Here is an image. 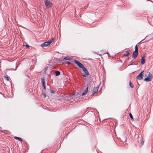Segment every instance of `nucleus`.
<instances>
[{"mask_svg": "<svg viewBox=\"0 0 153 153\" xmlns=\"http://www.w3.org/2000/svg\"><path fill=\"white\" fill-rule=\"evenodd\" d=\"M0 131H1V132H2V131H1V130H0Z\"/></svg>", "mask_w": 153, "mask_h": 153, "instance_id": "bb28decb", "label": "nucleus"}, {"mask_svg": "<svg viewBox=\"0 0 153 153\" xmlns=\"http://www.w3.org/2000/svg\"><path fill=\"white\" fill-rule=\"evenodd\" d=\"M87 75H86V74H83V77H86V76H87Z\"/></svg>", "mask_w": 153, "mask_h": 153, "instance_id": "5701e85b", "label": "nucleus"}, {"mask_svg": "<svg viewBox=\"0 0 153 153\" xmlns=\"http://www.w3.org/2000/svg\"><path fill=\"white\" fill-rule=\"evenodd\" d=\"M129 115L130 117L131 118V120H133V116L131 113H129Z\"/></svg>", "mask_w": 153, "mask_h": 153, "instance_id": "a211bd4d", "label": "nucleus"}, {"mask_svg": "<svg viewBox=\"0 0 153 153\" xmlns=\"http://www.w3.org/2000/svg\"><path fill=\"white\" fill-rule=\"evenodd\" d=\"M135 51L132 54V58L134 59L137 57L138 54V48L137 46V45H135Z\"/></svg>", "mask_w": 153, "mask_h": 153, "instance_id": "f03ea898", "label": "nucleus"}, {"mask_svg": "<svg viewBox=\"0 0 153 153\" xmlns=\"http://www.w3.org/2000/svg\"><path fill=\"white\" fill-rule=\"evenodd\" d=\"M54 41L53 39H52L51 40L48 41V42H45L42 44L41 45V46L42 47H44L49 45L52 42Z\"/></svg>", "mask_w": 153, "mask_h": 153, "instance_id": "7ed1b4c3", "label": "nucleus"}, {"mask_svg": "<svg viewBox=\"0 0 153 153\" xmlns=\"http://www.w3.org/2000/svg\"><path fill=\"white\" fill-rule=\"evenodd\" d=\"M129 86H130L131 88H134V85L133 84H132L131 81L129 82Z\"/></svg>", "mask_w": 153, "mask_h": 153, "instance_id": "dca6fc26", "label": "nucleus"}, {"mask_svg": "<svg viewBox=\"0 0 153 153\" xmlns=\"http://www.w3.org/2000/svg\"><path fill=\"white\" fill-rule=\"evenodd\" d=\"M46 96L45 94H43V97L44 98H45L46 97Z\"/></svg>", "mask_w": 153, "mask_h": 153, "instance_id": "b1692460", "label": "nucleus"}, {"mask_svg": "<svg viewBox=\"0 0 153 153\" xmlns=\"http://www.w3.org/2000/svg\"><path fill=\"white\" fill-rule=\"evenodd\" d=\"M42 85V86H43V88H44V89H45H45H46L45 84Z\"/></svg>", "mask_w": 153, "mask_h": 153, "instance_id": "4be33fe9", "label": "nucleus"}, {"mask_svg": "<svg viewBox=\"0 0 153 153\" xmlns=\"http://www.w3.org/2000/svg\"><path fill=\"white\" fill-rule=\"evenodd\" d=\"M145 62V56H143L142 57L141 59V63L142 64H144Z\"/></svg>", "mask_w": 153, "mask_h": 153, "instance_id": "9d476101", "label": "nucleus"}, {"mask_svg": "<svg viewBox=\"0 0 153 153\" xmlns=\"http://www.w3.org/2000/svg\"><path fill=\"white\" fill-rule=\"evenodd\" d=\"M0 128H1V127H0Z\"/></svg>", "mask_w": 153, "mask_h": 153, "instance_id": "c85d7f7f", "label": "nucleus"}, {"mask_svg": "<svg viewBox=\"0 0 153 153\" xmlns=\"http://www.w3.org/2000/svg\"><path fill=\"white\" fill-rule=\"evenodd\" d=\"M14 138L15 139L18 140H19L20 141H22V138H20V137H14Z\"/></svg>", "mask_w": 153, "mask_h": 153, "instance_id": "ddd939ff", "label": "nucleus"}, {"mask_svg": "<svg viewBox=\"0 0 153 153\" xmlns=\"http://www.w3.org/2000/svg\"><path fill=\"white\" fill-rule=\"evenodd\" d=\"M65 63L66 64H67L68 65H69L71 64V63L70 62H65Z\"/></svg>", "mask_w": 153, "mask_h": 153, "instance_id": "aec40b11", "label": "nucleus"}, {"mask_svg": "<svg viewBox=\"0 0 153 153\" xmlns=\"http://www.w3.org/2000/svg\"><path fill=\"white\" fill-rule=\"evenodd\" d=\"M55 75L56 76H58L60 74V73L59 71H55Z\"/></svg>", "mask_w": 153, "mask_h": 153, "instance_id": "4468645a", "label": "nucleus"}, {"mask_svg": "<svg viewBox=\"0 0 153 153\" xmlns=\"http://www.w3.org/2000/svg\"><path fill=\"white\" fill-rule=\"evenodd\" d=\"M143 143H144V142H142L141 143V144H142V145H143Z\"/></svg>", "mask_w": 153, "mask_h": 153, "instance_id": "a878e982", "label": "nucleus"}, {"mask_svg": "<svg viewBox=\"0 0 153 153\" xmlns=\"http://www.w3.org/2000/svg\"><path fill=\"white\" fill-rule=\"evenodd\" d=\"M29 45H26V47L27 48H28V47H29Z\"/></svg>", "mask_w": 153, "mask_h": 153, "instance_id": "393cba45", "label": "nucleus"}, {"mask_svg": "<svg viewBox=\"0 0 153 153\" xmlns=\"http://www.w3.org/2000/svg\"><path fill=\"white\" fill-rule=\"evenodd\" d=\"M5 79L7 81H8L9 80L8 78L7 77L5 76L4 77Z\"/></svg>", "mask_w": 153, "mask_h": 153, "instance_id": "412c9836", "label": "nucleus"}, {"mask_svg": "<svg viewBox=\"0 0 153 153\" xmlns=\"http://www.w3.org/2000/svg\"><path fill=\"white\" fill-rule=\"evenodd\" d=\"M64 59L66 60H70L71 59L68 56H66L65 57Z\"/></svg>", "mask_w": 153, "mask_h": 153, "instance_id": "f3484780", "label": "nucleus"}, {"mask_svg": "<svg viewBox=\"0 0 153 153\" xmlns=\"http://www.w3.org/2000/svg\"><path fill=\"white\" fill-rule=\"evenodd\" d=\"M74 62L77 64L78 66L81 68L82 69L84 67L82 64L77 60H74Z\"/></svg>", "mask_w": 153, "mask_h": 153, "instance_id": "423d86ee", "label": "nucleus"}, {"mask_svg": "<svg viewBox=\"0 0 153 153\" xmlns=\"http://www.w3.org/2000/svg\"><path fill=\"white\" fill-rule=\"evenodd\" d=\"M41 81L42 82V85H43L45 84V79L44 78H42L41 79Z\"/></svg>", "mask_w": 153, "mask_h": 153, "instance_id": "2eb2a0df", "label": "nucleus"}, {"mask_svg": "<svg viewBox=\"0 0 153 153\" xmlns=\"http://www.w3.org/2000/svg\"><path fill=\"white\" fill-rule=\"evenodd\" d=\"M145 76L147 77L144 79V81L149 82L151 81L152 78V76L149 72H147Z\"/></svg>", "mask_w": 153, "mask_h": 153, "instance_id": "f257e3e1", "label": "nucleus"}, {"mask_svg": "<svg viewBox=\"0 0 153 153\" xmlns=\"http://www.w3.org/2000/svg\"><path fill=\"white\" fill-rule=\"evenodd\" d=\"M45 3L46 7L48 9L50 8L52 5V3L49 0H46Z\"/></svg>", "mask_w": 153, "mask_h": 153, "instance_id": "20e7f679", "label": "nucleus"}, {"mask_svg": "<svg viewBox=\"0 0 153 153\" xmlns=\"http://www.w3.org/2000/svg\"><path fill=\"white\" fill-rule=\"evenodd\" d=\"M98 88L99 87L98 86L94 87V88L93 91L92 92V94H94L95 93L97 92L98 91Z\"/></svg>", "mask_w": 153, "mask_h": 153, "instance_id": "0eeeda50", "label": "nucleus"}, {"mask_svg": "<svg viewBox=\"0 0 153 153\" xmlns=\"http://www.w3.org/2000/svg\"><path fill=\"white\" fill-rule=\"evenodd\" d=\"M152 17L153 18V16H152Z\"/></svg>", "mask_w": 153, "mask_h": 153, "instance_id": "cd10ccee", "label": "nucleus"}, {"mask_svg": "<svg viewBox=\"0 0 153 153\" xmlns=\"http://www.w3.org/2000/svg\"><path fill=\"white\" fill-rule=\"evenodd\" d=\"M144 71L141 72L140 74L137 76V79L138 80H140L143 79V76Z\"/></svg>", "mask_w": 153, "mask_h": 153, "instance_id": "39448f33", "label": "nucleus"}, {"mask_svg": "<svg viewBox=\"0 0 153 153\" xmlns=\"http://www.w3.org/2000/svg\"><path fill=\"white\" fill-rule=\"evenodd\" d=\"M130 51H127L125 52V53H123V54L124 56H128L129 54Z\"/></svg>", "mask_w": 153, "mask_h": 153, "instance_id": "9b49d317", "label": "nucleus"}, {"mask_svg": "<svg viewBox=\"0 0 153 153\" xmlns=\"http://www.w3.org/2000/svg\"><path fill=\"white\" fill-rule=\"evenodd\" d=\"M50 92L54 94L55 93V91L51 89L50 90Z\"/></svg>", "mask_w": 153, "mask_h": 153, "instance_id": "6ab92c4d", "label": "nucleus"}, {"mask_svg": "<svg viewBox=\"0 0 153 153\" xmlns=\"http://www.w3.org/2000/svg\"><path fill=\"white\" fill-rule=\"evenodd\" d=\"M82 69L83 70V71H84V72H85V73L86 75H89V72H88V71L87 70V69L85 67H84Z\"/></svg>", "mask_w": 153, "mask_h": 153, "instance_id": "1a4fd4ad", "label": "nucleus"}, {"mask_svg": "<svg viewBox=\"0 0 153 153\" xmlns=\"http://www.w3.org/2000/svg\"><path fill=\"white\" fill-rule=\"evenodd\" d=\"M88 87H87L86 89L84 91V92L82 93V95H85L87 93V92L88 91Z\"/></svg>", "mask_w": 153, "mask_h": 153, "instance_id": "f8f14e48", "label": "nucleus"}, {"mask_svg": "<svg viewBox=\"0 0 153 153\" xmlns=\"http://www.w3.org/2000/svg\"><path fill=\"white\" fill-rule=\"evenodd\" d=\"M82 69L83 70V71H84V72H85V73L86 75H89V72H88V71L87 70V69L85 67H84Z\"/></svg>", "mask_w": 153, "mask_h": 153, "instance_id": "6e6552de", "label": "nucleus"}]
</instances>
